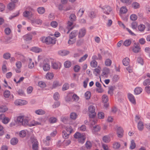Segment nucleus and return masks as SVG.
Masks as SVG:
<instances>
[{"label": "nucleus", "instance_id": "nucleus-1", "mask_svg": "<svg viewBox=\"0 0 150 150\" xmlns=\"http://www.w3.org/2000/svg\"><path fill=\"white\" fill-rule=\"evenodd\" d=\"M30 119L27 117L21 115L17 117V121L20 125L26 127L28 125Z\"/></svg>", "mask_w": 150, "mask_h": 150}, {"label": "nucleus", "instance_id": "nucleus-2", "mask_svg": "<svg viewBox=\"0 0 150 150\" xmlns=\"http://www.w3.org/2000/svg\"><path fill=\"white\" fill-rule=\"evenodd\" d=\"M55 39L54 38L48 36L46 38L42 37L40 38V40L43 43L47 45L50 44H54L55 43Z\"/></svg>", "mask_w": 150, "mask_h": 150}, {"label": "nucleus", "instance_id": "nucleus-3", "mask_svg": "<svg viewBox=\"0 0 150 150\" xmlns=\"http://www.w3.org/2000/svg\"><path fill=\"white\" fill-rule=\"evenodd\" d=\"M101 8L103 13L107 15H109L112 11V8L108 6H105Z\"/></svg>", "mask_w": 150, "mask_h": 150}, {"label": "nucleus", "instance_id": "nucleus-4", "mask_svg": "<svg viewBox=\"0 0 150 150\" xmlns=\"http://www.w3.org/2000/svg\"><path fill=\"white\" fill-rule=\"evenodd\" d=\"M117 134L118 137L122 138L124 135V130L121 127H119L117 129Z\"/></svg>", "mask_w": 150, "mask_h": 150}, {"label": "nucleus", "instance_id": "nucleus-5", "mask_svg": "<svg viewBox=\"0 0 150 150\" xmlns=\"http://www.w3.org/2000/svg\"><path fill=\"white\" fill-rule=\"evenodd\" d=\"M74 137L76 138H80L79 142L81 143H83L84 142L85 139L84 137H82L80 133L77 132L75 133L74 135Z\"/></svg>", "mask_w": 150, "mask_h": 150}, {"label": "nucleus", "instance_id": "nucleus-6", "mask_svg": "<svg viewBox=\"0 0 150 150\" xmlns=\"http://www.w3.org/2000/svg\"><path fill=\"white\" fill-rule=\"evenodd\" d=\"M61 66V63L59 62H55L52 63V67L54 69H60Z\"/></svg>", "mask_w": 150, "mask_h": 150}, {"label": "nucleus", "instance_id": "nucleus-7", "mask_svg": "<svg viewBox=\"0 0 150 150\" xmlns=\"http://www.w3.org/2000/svg\"><path fill=\"white\" fill-rule=\"evenodd\" d=\"M86 33V30L85 28H83L80 29L78 35L79 38H81L83 37L85 35Z\"/></svg>", "mask_w": 150, "mask_h": 150}, {"label": "nucleus", "instance_id": "nucleus-8", "mask_svg": "<svg viewBox=\"0 0 150 150\" xmlns=\"http://www.w3.org/2000/svg\"><path fill=\"white\" fill-rule=\"evenodd\" d=\"M31 23L33 25L38 24V25H41L42 23V20L39 18L33 20L31 21Z\"/></svg>", "mask_w": 150, "mask_h": 150}, {"label": "nucleus", "instance_id": "nucleus-9", "mask_svg": "<svg viewBox=\"0 0 150 150\" xmlns=\"http://www.w3.org/2000/svg\"><path fill=\"white\" fill-rule=\"evenodd\" d=\"M128 98L130 101L132 103L135 104L136 101L134 96L131 93H128Z\"/></svg>", "mask_w": 150, "mask_h": 150}, {"label": "nucleus", "instance_id": "nucleus-10", "mask_svg": "<svg viewBox=\"0 0 150 150\" xmlns=\"http://www.w3.org/2000/svg\"><path fill=\"white\" fill-rule=\"evenodd\" d=\"M73 22L68 21L67 23V28L68 29V31L67 32V33L68 34L69 33V31L72 30L74 28V26L73 25Z\"/></svg>", "mask_w": 150, "mask_h": 150}, {"label": "nucleus", "instance_id": "nucleus-11", "mask_svg": "<svg viewBox=\"0 0 150 150\" xmlns=\"http://www.w3.org/2000/svg\"><path fill=\"white\" fill-rule=\"evenodd\" d=\"M96 114L95 112L93 113H91V114L89 115V117L91 118L90 121L91 122L92 125H93V124H95L96 123V120L94 118L96 116Z\"/></svg>", "mask_w": 150, "mask_h": 150}, {"label": "nucleus", "instance_id": "nucleus-12", "mask_svg": "<svg viewBox=\"0 0 150 150\" xmlns=\"http://www.w3.org/2000/svg\"><path fill=\"white\" fill-rule=\"evenodd\" d=\"M140 47L139 45L138 44H135L134 46V47L132 49L134 52L135 53H138L140 51Z\"/></svg>", "mask_w": 150, "mask_h": 150}, {"label": "nucleus", "instance_id": "nucleus-13", "mask_svg": "<svg viewBox=\"0 0 150 150\" xmlns=\"http://www.w3.org/2000/svg\"><path fill=\"white\" fill-rule=\"evenodd\" d=\"M69 53V52L68 51L65 50H61L58 52V54L59 55L62 56H64L68 54Z\"/></svg>", "mask_w": 150, "mask_h": 150}, {"label": "nucleus", "instance_id": "nucleus-14", "mask_svg": "<svg viewBox=\"0 0 150 150\" xmlns=\"http://www.w3.org/2000/svg\"><path fill=\"white\" fill-rule=\"evenodd\" d=\"M143 89L142 88L139 87H138L136 88L134 90V94L135 95H138L141 93Z\"/></svg>", "mask_w": 150, "mask_h": 150}, {"label": "nucleus", "instance_id": "nucleus-15", "mask_svg": "<svg viewBox=\"0 0 150 150\" xmlns=\"http://www.w3.org/2000/svg\"><path fill=\"white\" fill-rule=\"evenodd\" d=\"M110 140V138L108 135H105L103 137V141L105 143H107L109 142Z\"/></svg>", "mask_w": 150, "mask_h": 150}, {"label": "nucleus", "instance_id": "nucleus-16", "mask_svg": "<svg viewBox=\"0 0 150 150\" xmlns=\"http://www.w3.org/2000/svg\"><path fill=\"white\" fill-rule=\"evenodd\" d=\"M100 129V128L98 125H97V126H93L92 129V132L93 133L95 134L99 131Z\"/></svg>", "mask_w": 150, "mask_h": 150}, {"label": "nucleus", "instance_id": "nucleus-17", "mask_svg": "<svg viewBox=\"0 0 150 150\" xmlns=\"http://www.w3.org/2000/svg\"><path fill=\"white\" fill-rule=\"evenodd\" d=\"M62 84V83H60L58 81H54L52 84V88H55L61 86Z\"/></svg>", "mask_w": 150, "mask_h": 150}, {"label": "nucleus", "instance_id": "nucleus-18", "mask_svg": "<svg viewBox=\"0 0 150 150\" xmlns=\"http://www.w3.org/2000/svg\"><path fill=\"white\" fill-rule=\"evenodd\" d=\"M23 15L24 17L26 18H29L32 15V14L31 12L27 11H25L23 13Z\"/></svg>", "mask_w": 150, "mask_h": 150}, {"label": "nucleus", "instance_id": "nucleus-19", "mask_svg": "<svg viewBox=\"0 0 150 150\" xmlns=\"http://www.w3.org/2000/svg\"><path fill=\"white\" fill-rule=\"evenodd\" d=\"M77 35V31L76 30H74L72 31L70 34L69 38L70 39H72L75 38Z\"/></svg>", "mask_w": 150, "mask_h": 150}, {"label": "nucleus", "instance_id": "nucleus-20", "mask_svg": "<svg viewBox=\"0 0 150 150\" xmlns=\"http://www.w3.org/2000/svg\"><path fill=\"white\" fill-rule=\"evenodd\" d=\"M144 124L143 122L141 121H139L138 123L137 127L138 129L140 131L143 130L144 128Z\"/></svg>", "mask_w": 150, "mask_h": 150}, {"label": "nucleus", "instance_id": "nucleus-21", "mask_svg": "<svg viewBox=\"0 0 150 150\" xmlns=\"http://www.w3.org/2000/svg\"><path fill=\"white\" fill-rule=\"evenodd\" d=\"M120 144L119 142H114L113 144V148L116 149H119L120 146Z\"/></svg>", "mask_w": 150, "mask_h": 150}, {"label": "nucleus", "instance_id": "nucleus-22", "mask_svg": "<svg viewBox=\"0 0 150 150\" xmlns=\"http://www.w3.org/2000/svg\"><path fill=\"white\" fill-rule=\"evenodd\" d=\"M23 38L25 41H28L32 39V35L29 34H27L23 36Z\"/></svg>", "mask_w": 150, "mask_h": 150}, {"label": "nucleus", "instance_id": "nucleus-23", "mask_svg": "<svg viewBox=\"0 0 150 150\" xmlns=\"http://www.w3.org/2000/svg\"><path fill=\"white\" fill-rule=\"evenodd\" d=\"M43 69L45 71H49L50 69V65L47 63L45 64L43 66Z\"/></svg>", "mask_w": 150, "mask_h": 150}, {"label": "nucleus", "instance_id": "nucleus-24", "mask_svg": "<svg viewBox=\"0 0 150 150\" xmlns=\"http://www.w3.org/2000/svg\"><path fill=\"white\" fill-rule=\"evenodd\" d=\"M38 13L40 14H43L45 12V9L43 7H40L37 9Z\"/></svg>", "mask_w": 150, "mask_h": 150}, {"label": "nucleus", "instance_id": "nucleus-25", "mask_svg": "<svg viewBox=\"0 0 150 150\" xmlns=\"http://www.w3.org/2000/svg\"><path fill=\"white\" fill-rule=\"evenodd\" d=\"M15 6V4L11 2L8 5L7 8L9 10L11 11L14 8Z\"/></svg>", "mask_w": 150, "mask_h": 150}, {"label": "nucleus", "instance_id": "nucleus-26", "mask_svg": "<svg viewBox=\"0 0 150 150\" xmlns=\"http://www.w3.org/2000/svg\"><path fill=\"white\" fill-rule=\"evenodd\" d=\"M129 59L128 57H126L122 61L123 64L125 66H127L129 63Z\"/></svg>", "mask_w": 150, "mask_h": 150}, {"label": "nucleus", "instance_id": "nucleus-27", "mask_svg": "<svg viewBox=\"0 0 150 150\" xmlns=\"http://www.w3.org/2000/svg\"><path fill=\"white\" fill-rule=\"evenodd\" d=\"M35 113L38 115H41L45 114V112L42 109H38L35 111Z\"/></svg>", "mask_w": 150, "mask_h": 150}, {"label": "nucleus", "instance_id": "nucleus-28", "mask_svg": "<svg viewBox=\"0 0 150 150\" xmlns=\"http://www.w3.org/2000/svg\"><path fill=\"white\" fill-rule=\"evenodd\" d=\"M132 42L131 39H127L125 40L123 43V45L126 47H128L130 45Z\"/></svg>", "mask_w": 150, "mask_h": 150}, {"label": "nucleus", "instance_id": "nucleus-29", "mask_svg": "<svg viewBox=\"0 0 150 150\" xmlns=\"http://www.w3.org/2000/svg\"><path fill=\"white\" fill-rule=\"evenodd\" d=\"M52 139L50 136L46 137L45 143L47 146H48L50 144V141Z\"/></svg>", "mask_w": 150, "mask_h": 150}, {"label": "nucleus", "instance_id": "nucleus-30", "mask_svg": "<svg viewBox=\"0 0 150 150\" xmlns=\"http://www.w3.org/2000/svg\"><path fill=\"white\" fill-rule=\"evenodd\" d=\"M70 134H68V133L65 130H63L62 132V135L63 138L65 139L68 138Z\"/></svg>", "mask_w": 150, "mask_h": 150}, {"label": "nucleus", "instance_id": "nucleus-31", "mask_svg": "<svg viewBox=\"0 0 150 150\" xmlns=\"http://www.w3.org/2000/svg\"><path fill=\"white\" fill-rule=\"evenodd\" d=\"M69 85L68 83H65L63 86L62 90L63 91H65L68 89L69 88Z\"/></svg>", "mask_w": 150, "mask_h": 150}, {"label": "nucleus", "instance_id": "nucleus-32", "mask_svg": "<svg viewBox=\"0 0 150 150\" xmlns=\"http://www.w3.org/2000/svg\"><path fill=\"white\" fill-rule=\"evenodd\" d=\"M18 142V139L16 138H14L11 139V143L13 145L16 144Z\"/></svg>", "mask_w": 150, "mask_h": 150}, {"label": "nucleus", "instance_id": "nucleus-33", "mask_svg": "<svg viewBox=\"0 0 150 150\" xmlns=\"http://www.w3.org/2000/svg\"><path fill=\"white\" fill-rule=\"evenodd\" d=\"M88 16L91 18H93L96 17V13L93 11L90 12L88 14Z\"/></svg>", "mask_w": 150, "mask_h": 150}, {"label": "nucleus", "instance_id": "nucleus-34", "mask_svg": "<svg viewBox=\"0 0 150 150\" xmlns=\"http://www.w3.org/2000/svg\"><path fill=\"white\" fill-rule=\"evenodd\" d=\"M31 50L35 53H38L41 51V50L40 48L36 47H33Z\"/></svg>", "mask_w": 150, "mask_h": 150}, {"label": "nucleus", "instance_id": "nucleus-35", "mask_svg": "<svg viewBox=\"0 0 150 150\" xmlns=\"http://www.w3.org/2000/svg\"><path fill=\"white\" fill-rule=\"evenodd\" d=\"M127 10L125 6H122L120 9V11L121 13L124 14L126 13Z\"/></svg>", "mask_w": 150, "mask_h": 150}, {"label": "nucleus", "instance_id": "nucleus-36", "mask_svg": "<svg viewBox=\"0 0 150 150\" xmlns=\"http://www.w3.org/2000/svg\"><path fill=\"white\" fill-rule=\"evenodd\" d=\"M53 74L52 73H48L46 75V78L48 79H51L53 77Z\"/></svg>", "mask_w": 150, "mask_h": 150}, {"label": "nucleus", "instance_id": "nucleus-37", "mask_svg": "<svg viewBox=\"0 0 150 150\" xmlns=\"http://www.w3.org/2000/svg\"><path fill=\"white\" fill-rule=\"evenodd\" d=\"M26 135V132L24 130H22L19 133V136L21 137H25Z\"/></svg>", "mask_w": 150, "mask_h": 150}, {"label": "nucleus", "instance_id": "nucleus-38", "mask_svg": "<svg viewBox=\"0 0 150 150\" xmlns=\"http://www.w3.org/2000/svg\"><path fill=\"white\" fill-rule=\"evenodd\" d=\"M72 131L73 129L69 125L66 127L65 131L68 133V134H70L72 132Z\"/></svg>", "mask_w": 150, "mask_h": 150}, {"label": "nucleus", "instance_id": "nucleus-39", "mask_svg": "<svg viewBox=\"0 0 150 150\" xmlns=\"http://www.w3.org/2000/svg\"><path fill=\"white\" fill-rule=\"evenodd\" d=\"M136 147V144L133 140H132L131 141L130 149H134Z\"/></svg>", "mask_w": 150, "mask_h": 150}, {"label": "nucleus", "instance_id": "nucleus-40", "mask_svg": "<svg viewBox=\"0 0 150 150\" xmlns=\"http://www.w3.org/2000/svg\"><path fill=\"white\" fill-rule=\"evenodd\" d=\"M77 114L75 112H72L70 114V118L72 120H75L77 117Z\"/></svg>", "mask_w": 150, "mask_h": 150}, {"label": "nucleus", "instance_id": "nucleus-41", "mask_svg": "<svg viewBox=\"0 0 150 150\" xmlns=\"http://www.w3.org/2000/svg\"><path fill=\"white\" fill-rule=\"evenodd\" d=\"M132 7L134 9L138 8L140 7L139 4L136 2H133L132 4Z\"/></svg>", "mask_w": 150, "mask_h": 150}, {"label": "nucleus", "instance_id": "nucleus-42", "mask_svg": "<svg viewBox=\"0 0 150 150\" xmlns=\"http://www.w3.org/2000/svg\"><path fill=\"white\" fill-rule=\"evenodd\" d=\"M95 110V107L92 105H90L88 108V111L91 113L94 112Z\"/></svg>", "mask_w": 150, "mask_h": 150}, {"label": "nucleus", "instance_id": "nucleus-43", "mask_svg": "<svg viewBox=\"0 0 150 150\" xmlns=\"http://www.w3.org/2000/svg\"><path fill=\"white\" fill-rule=\"evenodd\" d=\"M143 84L144 86H149L150 85V80L149 79H147L145 80L143 82Z\"/></svg>", "mask_w": 150, "mask_h": 150}, {"label": "nucleus", "instance_id": "nucleus-44", "mask_svg": "<svg viewBox=\"0 0 150 150\" xmlns=\"http://www.w3.org/2000/svg\"><path fill=\"white\" fill-rule=\"evenodd\" d=\"M84 11V10L83 8H80L77 13V16L79 17H81L83 15Z\"/></svg>", "mask_w": 150, "mask_h": 150}, {"label": "nucleus", "instance_id": "nucleus-45", "mask_svg": "<svg viewBox=\"0 0 150 150\" xmlns=\"http://www.w3.org/2000/svg\"><path fill=\"white\" fill-rule=\"evenodd\" d=\"M34 66V62L32 61V59H29V63L28 64V67L30 69H32Z\"/></svg>", "mask_w": 150, "mask_h": 150}, {"label": "nucleus", "instance_id": "nucleus-46", "mask_svg": "<svg viewBox=\"0 0 150 150\" xmlns=\"http://www.w3.org/2000/svg\"><path fill=\"white\" fill-rule=\"evenodd\" d=\"M91 66L92 67H96L97 66V62L95 60H93L90 63Z\"/></svg>", "mask_w": 150, "mask_h": 150}, {"label": "nucleus", "instance_id": "nucleus-47", "mask_svg": "<svg viewBox=\"0 0 150 150\" xmlns=\"http://www.w3.org/2000/svg\"><path fill=\"white\" fill-rule=\"evenodd\" d=\"M138 28L139 31H143L144 30L145 27L144 25L142 24H141L138 26Z\"/></svg>", "mask_w": 150, "mask_h": 150}, {"label": "nucleus", "instance_id": "nucleus-48", "mask_svg": "<svg viewBox=\"0 0 150 150\" xmlns=\"http://www.w3.org/2000/svg\"><path fill=\"white\" fill-rule=\"evenodd\" d=\"M72 97V95L71 93H69L65 98L66 101L69 102L71 100V98Z\"/></svg>", "mask_w": 150, "mask_h": 150}, {"label": "nucleus", "instance_id": "nucleus-49", "mask_svg": "<svg viewBox=\"0 0 150 150\" xmlns=\"http://www.w3.org/2000/svg\"><path fill=\"white\" fill-rule=\"evenodd\" d=\"M102 101L104 103H106L108 100V98L105 95H103L102 97Z\"/></svg>", "mask_w": 150, "mask_h": 150}, {"label": "nucleus", "instance_id": "nucleus-50", "mask_svg": "<svg viewBox=\"0 0 150 150\" xmlns=\"http://www.w3.org/2000/svg\"><path fill=\"white\" fill-rule=\"evenodd\" d=\"M10 95V92L8 90H6L4 92V96L6 98H8Z\"/></svg>", "mask_w": 150, "mask_h": 150}, {"label": "nucleus", "instance_id": "nucleus-51", "mask_svg": "<svg viewBox=\"0 0 150 150\" xmlns=\"http://www.w3.org/2000/svg\"><path fill=\"white\" fill-rule=\"evenodd\" d=\"M71 63L69 61H66L64 63V65L65 67L69 68L71 66Z\"/></svg>", "mask_w": 150, "mask_h": 150}, {"label": "nucleus", "instance_id": "nucleus-52", "mask_svg": "<svg viewBox=\"0 0 150 150\" xmlns=\"http://www.w3.org/2000/svg\"><path fill=\"white\" fill-rule=\"evenodd\" d=\"M3 58L6 59H9L11 57V54L8 53L7 52L4 53L3 54Z\"/></svg>", "mask_w": 150, "mask_h": 150}, {"label": "nucleus", "instance_id": "nucleus-53", "mask_svg": "<svg viewBox=\"0 0 150 150\" xmlns=\"http://www.w3.org/2000/svg\"><path fill=\"white\" fill-rule=\"evenodd\" d=\"M112 61L109 59H106L105 61V64L107 66H110L111 65Z\"/></svg>", "mask_w": 150, "mask_h": 150}, {"label": "nucleus", "instance_id": "nucleus-54", "mask_svg": "<svg viewBox=\"0 0 150 150\" xmlns=\"http://www.w3.org/2000/svg\"><path fill=\"white\" fill-rule=\"evenodd\" d=\"M76 18L75 15L73 14H71L69 17L70 19L72 22L75 21L76 20Z\"/></svg>", "mask_w": 150, "mask_h": 150}, {"label": "nucleus", "instance_id": "nucleus-55", "mask_svg": "<svg viewBox=\"0 0 150 150\" xmlns=\"http://www.w3.org/2000/svg\"><path fill=\"white\" fill-rule=\"evenodd\" d=\"M8 108L6 106H2L0 107V112H4L7 111Z\"/></svg>", "mask_w": 150, "mask_h": 150}, {"label": "nucleus", "instance_id": "nucleus-56", "mask_svg": "<svg viewBox=\"0 0 150 150\" xmlns=\"http://www.w3.org/2000/svg\"><path fill=\"white\" fill-rule=\"evenodd\" d=\"M38 86L41 88H44L46 86L45 83L42 81H40L38 83Z\"/></svg>", "mask_w": 150, "mask_h": 150}, {"label": "nucleus", "instance_id": "nucleus-57", "mask_svg": "<svg viewBox=\"0 0 150 150\" xmlns=\"http://www.w3.org/2000/svg\"><path fill=\"white\" fill-rule=\"evenodd\" d=\"M109 72V70L108 68H105L104 69L103 74L104 75H107Z\"/></svg>", "mask_w": 150, "mask_h": 150}, {"label": "nucleus", "instance_id": "nucleus-58", "mask_svg": "<svg viewBox=\"0 0 150 150\" xmlns=\"http://www.w3.org/2000/svg\"><path fill=\"white\" fill-rule=\"evenodd\" d=\"M59 94L58 93L55 92L54 94V98L55 100H58L59 99Z\"/></svg>", "mask_w": 150, "mask_h": 150}, {"label": "nucleus", "instance_id": "nucleus-59", "mask_svg": "<svg viewBox=\"0 0 150 150\" xmlns=\"http://www.w3.org/2000/svg\"><path fill=\"white\" fill-rule=\"evenodd\" d=\"M4 32L6 35H9L11 32V29L9 28H6L4 30Z\"/></svg>", "mask_w": 150, "mask_h": 150}, {"label": "nucleus", "instance_id": "nucleus-60", "mask_svg": "<svg viewBox=\"0 0 150 150\" xmlns=\"http://www.w3.org/2000/svg\"><path fill=\"white\" fill-rule=\"evenodd\" d=\"M114 90V88L113 87L111 86L109 87L108 91V93L110 94L111 96L113 95V92Z\"/></svg>", "mask_w": 150, "mask_h": 150}, {"label": "nucleus", "instance_id": "nucleus-61", "mask_svg": "<svg viewBox=\"0 0 150 150\" xmlns=\"http://www.w3.org/2000/svg\"><path fill=\"white\" fill-rule=\"evenodd\" d=\"M37 142H35L33 144V149L34 150H37L38 149V146Z\"/></svg>", "mask_w": 150, "mask_h": 150}, {"label": "nucleus", "instance_id": "nucleus-62", "mask_svg": "<svg viewBox=\"0 0 150 150\" xmlns=\"http://www.w3.org/2000/svg\"><path fill=\"white\" fill-rule=\"evenodd\" d=\"M91 94L90 92L87 91L85 93V97L86 99H88L90 98Z\"/></svg>", "mask_w": 150, "mask_h": 150}, {"label": "nucleus", "instance_id": "nucleus-63", "mask_svg": "<svg viewBox=\"0 0 150 150\" xmlns=\"http://www.w3.org/2000/svg\"><path fill=\"white\" fill-rule=\"evenodd\" d=\"M130 18L132 21H134L137 19V17L136 15L132 14L130 16Z\"/></svg>", "mask_w": 150, "mask_h": 150}, {"label": "nucleus", "instance_id": "nucleus-64", "mask_svg": "<svg viewBox=\"0 0 150 150\" xmlns=\"http://www.w3.org/2000/svg\"><path fill=\"white\" fill-rule=\"evenodd\" d=\"M9 120L10 119L8 117H5L2 121L3 123L6 124L9 122Z\"/></svg>", "mask_w": 150, "mask_h": 150}]
</instances>
